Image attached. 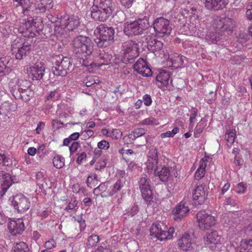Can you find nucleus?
<instances>
[{
    "instance_id": "9",
    "label": "nucleus",
    "mask_w": 252,
    "mask_h": 252,
    "mask_svg": "<svg viewBox=\"0 0 252 252\" xmlns=\"http://www.w3.org/2000/svg\"><path fill=\"white\" fill-rule=\"evenodd\" d=\"M31 50V45L24 42L22 39L17 38L11 44L12 55L18 60H21L28 54Z\"/></svg>"
},
{
    "instance_id": "13",
    "label": "nucleus",
    "mask_w": 252,
    "mask_h": 252,
    "mask_svg": "<svg viewBox=\"0 0 252 252\" xmlns=\"http://www.w3.org/2000/svg\"><path fill=\"white\" fill-rule=\"evenodd\" d=\"M80 24L79 18L74 15H63L60 21L59 26L62 29H67L68 31H73Z\"/></svg>"
},
{
    "instance_id": "51",
    "label": "nucleus",
    "mask_w": 252,
    "mask_h": 252,
    "mask_svg": "<svg viewBox=\"0 0 252 252\" xmlns=\"http://www.w3.org/2000/svg\"><path fill=\"white\" fill-rule=\"evenodd\" d=\"M199 226L202 230L208 229L213 225L212 221H198Z\"/></svg>"
},
{
    "instance_id": "50",
    "label": "nucleus",
    "mask_w": 252,
    "mask_h": 252,
    "mask_svg": "<svg viewBox=\"0 0 252 252\" xmlns=\"http://www.w3.org/2000/svg\"><path fill=\"white\" fill-rule=\"evenodd\" d=\"M197 116V112L196 110H193L191 111V113L189 117V126L191 129H192L194 124L195 123V120L196 119V117Z\"/></svg>"
},
{
    "instance_id": "44",
    "label": "nucleus",
    "mask_w": 252,
    "mask_h": 252,
    "mask_svg": "<svg viewBox=\"0 0 252 252\" xmlns=\"http://www.w3.org/2000/svg\"><path fill=\"white\" fill-rule=\"evenodd\" d=\"M84 57H81V59L80 60V63L82 64V66H84L85 67H89V66H91V67H93L94 66V63L93 62H90L87 59V56H88L86 54H83Z\"/></svg>"
},
{
    "instance_id": "57",
    "label": "nucleus",
    "mask_w": 252,
    "mask_h": 252,
    "mask_svg": "<svg viewBox=\"0 0 252 252\" xmlns=\"http://www.w3.org/2000/svg\"><path fill=\"white\" fill-rule=\"evenodd\" d=\"M56 243L53 238L46 241L45 244V247L47 249H51L56 247Z\"/></svg>"
},
{
    "instance_id": "58",
    "label": "nucleus",
    "mask_w": 252,
    "mask_h": 252,
    "mask_svg": "<svg viewBox=\"0 0 252 252\" xmlns=\"http://www.w3.org/2000/svg\"><path fill=\"white\" fill-rule=\"evenodd\" d=\"M36 180L37 181V184L40 186H41L42 188H44V185L43 183L41 184L40 182H44V178L43 177V173L41 172H38L36 174Z\"/></svg>"
},
{
    "instance_id": "29",
    "label": "nucleus",
    "mask_w": 252,
    "mask_h": 252,
    "mask_svg": "<svg viewBox=\"0 0 252 252\" xmlns=\"http://www.w3.org/2000/svg\"><path fill=\"white\" fill-rule=\"evenodd\" d=\"M94 5L98 7L101 10L107 11V9H109V11H111V14L112 13L113 11L112 0H94Z\"/></svg>"
},
{
    "instance_id": "41",
    "label": "nucleus",
    "mask_w": 252,
    "mask_h": 252,
    "mask_svg": "<svg viewBox=\"0 0 252 252\" xmlns=\"http://www.w3.org/2000/svg\"><path fill=\"white\" fill-rule=\"evenodd\" d=\"M53 163L55 167L61 169L64 165V158L60 155H57L53 159Z\"/></svg>"
},
{
    "instance_id": "37",
    "label": "nucleus",
    "mask_w": 252,
    "mask_h": 252,
    "mask_svg": "<svg viewBox=\"0 0 252 252\" xmlns=\"http://www.w3.org/2000/svg\"><path fill=\"white\" fill-rule=\"evenodd\" d=\"M206 126V122L201 119L197 124L194 131V136L198 138L200 136V134L202 132L203 129Z\"/></svg>"
},
{
    "instance_id": "52",
    "label": "nucleus",
    "mask_w": 252,
    "mask_h": 252,
    "mask_svg": "<svg viewBox=\"0 0 252 252\" xmlns=\"http://www.w3.org/2000/svg\"><path fill=\"white\" fill-rule=\"evenodd\" d=\"M97 147L100 149L107 150L109 148V143L105 140H101L98 143Z\"/></svg>"
},
{
    "instance_id": "45",
    "label": "nucleus",
    "mask_w": 252,
    "mask_h": 252,
    "mask_svg": "<svg viewBox=\"0 0 252 252\" xmlns=\"http://www.w3.org/2000/svg\"><path fill=\"white\" fill-rule=\"evenodd\" d=\"M247 186L246 184L241 182L236 185L235 187V190L237 193L241 194L244 193L247 190Z\"/></svg>"
},
{
    "instance_id": "59",
    "label": "nucleus",
    "mask_w": 252,
    "mask_h": 252,
    "mask_svg": "<svg viewBox=\"0 0 252 252\" xmlns=\"http://www.w3.org/2000/svg\"><path fill=\"white\" fill-rule=\"evenodd\" d=\"M143 100L144 104L147 106H150L152 102L151 96L148 94H145L143 96Z\"/></svg>"
},
{
    "instance_id": "35",
    "label": "nucleus",
    "mask_w": 252,
    "mask_h": 252,
    "mask_svg": "<svg viewBox=\"0 0 252 252\" xmlns=\"http://www.w3.org/2000/svg\"><path fill=\"white\" fill-rule=\"evenodd\" d=\"M29 249L27 245L23 242H20L14 244L12 248V252H28Z\"/></svg>"
},
{
    "instance_id": "4",
    "label": "nucleus",
    "mask_w": 252,
    "mask_h": 252,
    "mask_svg": "<svg viewBox=\"0 0 252 252\" xmlns=\"http://www.w3.org/2000/svg\"><path fill=\"white\" fill-rule=\"evenodd\" d=\"M73 51L77 54L90 55L94 49L93 43L89 37L80 35L72 41Z\"/></svg>"
},
{
    "instance_id": "62",
    "label": "nucleus",
    "mask_w": 252,
    "mask_h": 252,
    "mask_svg": "<svg viewBox=\"0 0 252 252\" xmlns=\"http://www.w3.org/2000/svg\"><path fill=\"white\" fill-rule=\"evenodd\" d=\"M79 146V144L77 142H73L71 145L69 147V151L71 154L76 151Z\"/></svg>"
},
{
    "instance_id": "6",
    "label": "nucleus",
    "mask_w": 252,
    "mask_h": 252,
    "mask_svg": "<svg viewBox=\"0 0 252 252\" xmlns=\"http://www.w3.org/2000/svg\"><path fill=\"white\" fill-rule=\"evenodd\" d=\"M22 84H28V82L26 80L18 81L17 85L12 88L10 92L15 99L27 102L33 96L34 92L30 88H22Z\"/></svg>"
},
{
    "instance_id": "3",
    "label": "nucleus",
    "mask_w": 252,
    "mask_h": 252,
    "mask_svg": "<svg viewBox=\"0 0 252 252\" xmlns=\"http://www.w3.org/2000/svg\"><path fill=\"white\" fill-rule=\"evenodd\" d=\"M150 15L145 16L143 18H139L137 20L130 23L125 24L124 32L128 36L139 35L143 31L150 27Z\"/></svg>"
},
{
    "instance_id": "1",
    "label": "nucleus",
    "mask_w": 252,
    "mask_h": 252,
    "mask_svg": "<svg viewBox=\"0 0 252 252\" xmlns=\"http://www.w3.org/2000/svg\"><path fill=\"white\" fill-rule=\"evenodd\" d=\"M94 33L99 35V37L95 39L98 47H106L113 42L115 31L112 27L101 24L96 28Z\"/></svg>"
},
{
    "instance_id": "25",
    "label": "nucleus",
    "mask_w": 252,
    "mask_h": 252,
    "mask_svg": "<svg viewBox=\"0 0 252 252\" xmlns=\"http://www.w3.org/2000/svg\"><path fill=\"white\" fill-rule=\"evenodd\" d=\"M174 170V169L172 168L170 169L169 167L165 165H160V169L157 171L155 175L158 176L162 182H167L171 176Z\"/></svg>"
},
{
    "instance_id": "53",
    "label": "nucleus",
    "mask_w": 252,
    "mask_h": 252,
    "mask_svg": "<svg viewBox=\"0 0 252 252\" xmlns=\"http://www.w3.org/2000/svg\"><path fill=\"white\" fill-rule=\"evenodd\" d=\"M122 133L118 129H113L111 132V137L115 139H119L121 137Z\"/></svg>"
},
{
    "instance_id": "61",
    "label": "nucleus",
    "mask_w": 252,
    "mask_h": 252,
    "mask_svg": "<svg viewBox=\"0 0 252 252\" xmlns=\"http://www.w3.org/2000/svg\"><path fill=\"white\" fill-rule=\"evenodd\" d=\"M121 4L126 8H129L132 6L134 0H120Z\"/></svg>"
},
{
    "instance_id": "15",
    "label": "nucleus",
    "mask_w": 252,
    "mask_h": 252,
    "mask_svg": "<svg viewBox=\"0 0 252 252\" xmlns=\"http://www.w3.org/2000/svg\"><path fill=\"white\" fill-rule=\"evenodd\" d=\"M45 67L43 62H36L30 67L29 76L33 80H40L42 79L44 74Z\"/></svg>"
},
{
    "instance_id": "28",
    "label": "nucleus",
    "mask_w": 252,
    "mask_h": 252,
    "mask_svg": "<svg viewBox=\"0 0 252 252\" xmlns=\"http://www.w3.org/2000/svg\"><path fill=\"white\" fill-rule=\"evenodd\" d=\"M0 177L2 180V190L5 193L12 184V177L9 173L3 171L0 173Z\"/></svg>"
},
{
    "instance_id": "40",
    "label": "nucleus",
    "mask_w": 252,
    "mask_h": 252,
    "mask_svg": "<svg viewBox=\"0 0 252 252\" xmlns=\"http://www.w3.org/2000/svg\"><path fill=\"white\" fill-rule=\"evenodd\" d=\"M78 201L76 198L74 196L71 197L70 199L68 200L67 206L65 207L64 210L69 211V210L75 211L78 208Z\"/></svg>"
},
{
    "instance_id": "54",
    "label": "nucleus",
    "mask_w": 252,
    "mask_h": 252,
    "mask_svg": "<svg viewBox=\"0 0 252 252\" xmlns=\"http://www.w3.org/2000/svg\"><path fill=\"white\" fill-rule=\"evenodd\" d=\"M140 124L142 125H154L156 124L155 119L153 118H148L143 120Z\"/></svg>"
},
{
    "instance_id": "36",
    "label": "nucleus",
    "mask_w": 252,
    "mask_h": 252,
    "mask_svg": "<svg viewBox=\"0 0 252 252\" xmlns=\"http://www.w3.org/2000/svg\"><path fill=\"white\" fill-rule=\"evenodd\" d=\"M196 218L197 220H215L214 217L208 214L204 210L198 212Z\"/></svg>"
},
{
    "instance_id": "18",
    "label": "nucleus",
    "mask_w": 252,
    "mask_h": 252,
    "mask_svg": "<svg viewBox=\"0 0 252 252\" xmlns=\"http://www.w3.org/2000/svg\"><path fill=\"white\" fill-rule=\"evenodd\" d=\"M189 209L187 203L183 201L180 202L172 211L173 219L176 220H181L189 213Z\"/></svg>"
},
{
    "instance_id": "14",
    "label": "nucleus",
    "mask_w": 252,
    "mask_h": 252,
    "mask_svg": "<svg viewBox=\"0 0 252 252\" xmlns=\"http://www.w3.org/2000/svg\"><path fill=\"white\" fill-rule=\"evenodd\" d=\"M205 245L212 250H214L217 245L221 243L222 238L217 231L207 232L204 237Z\"/></svg>"
},
{
    "instance_id": "42",
    "label": "nucleus",
    "mask_w": 252,
    "mask_h": 252,
    "mask_svg": "<svg viewBox=\"0 0 252 252\" xmlns=\"http://www.w3.org/2000/svg\"><path fill=\"white\" fill-rule=\"evenodd\" d=\"M225 139L227 142L232 144L233 143L236 137L235 131L234 130H227L225 133Z\"/></svg>"
},
{
    "instance_id": "11",
    "label": "nucleus",
    "mask_w": 252,
    "mask_h": 252,
    "mask_svg": "<svg viewBox=\"0 0 252 252\" xmlns=\"http://www.w3.org/2000/svg\"><path fill=\"white\" fill-rule=\"evenodd\" d=\"M25 24L26 27L28 26L29 27L26 29L25 32L23 31L22 32H25L26 33V35L31 37L35 35L36 33H39L43 28V24L41 17H36L34 19L32 18L31 20H29Z\"/></svg>"
},
{
    "instance_id": "64",
    "label": "nucleus",
    "mask_w": 252,
    "mask_h": 252,
    "mask_svg": "<svg viewBox=\"0 0 252 252\" xmlns=\"http://www.w3.org/2000/svg\"><path fill=\"white\" fill-rule=\"evenodd\" d=\"M87 157V154L85 152L82 153L77 158L76 162L78 164H81L83 160L85 159Z\"/></svg>"
},
{
    "instance_id": "34",
    "label": "nucleus",
    "mask_w": 252,
    "mask_h": 252,
    "mask_svg": "<svg viewBox=\"0 0 252 252\" xmlns=\"http://www.w3.org/2000/svg\"><path fill=\"white\" fill-rule=\"evenodd\" d=\"M124 186V182L121 180H118L113 186L111 190H108L107 193L104 195L105 196H112L117 191L120 190Z\"/></svg>"
},
{
    "instance_id": "55",
    "label": "nucleus",
    "mask_w": 252,
    "mask_h": 252,
    "mask_svg": "<svg viewBox=\"0 0 252 252\" xmlns=\"http://www.w3.org/2000/svg\"><path fill=\"white\" fill-rule=\"evenodd\" d=\"M218 36L216 33L211 32L206 35V39L210 40L212 43H214L218 38Z\"/></svg>"
},
{
    "instance_id": "16",
    "label": "nucleus",
    "mask_w": 252,
    "mask_h": 252,
    "mask_svg": "<svg viewBox=\"0 0 252 252\" xmlns=\"http://www.w3.org/2000/svg\"><path fill=\"white\" fill-rule=\"evenodd\" d=\"M158 151L156 148L152 147L150 149L148 154V158L147 161V168L148 172L154 171L156 175L157 171L160 169V165L158 166Z\"/></svg>"
},
{
    "instance_id": "10",
    "label": "nucleus",
    "mask_w": 252,
    "mask_h": 252,
    "mask_svg": "<svg viewBox=\"0 0 252 252\" xmlns=\"http://www.w3.org/2000/svg\"><path fill=\"white\" fill-rule=\"evenodd\" d=\"M122 48L124 57L129 62L139 56V45L136 41L129 40L124 42Z\"/></svg>"
},
{
    "instance_id": "31",
    "label": "nucleus",
    "mask_w": 252,
    "mask_h": 252,
    "mask_svg": "<svg viewBox=\"0 0 252 252\" xmlns=\"http://www.w3.org/2000/svg\"><path fill=\"white\" fill-rule=\"evenodd\" d=\"M147 46L149 50L155 52L160 51L163 47V43L155 39H150L147 42Z\"/></svg>"
},
{
    "instance_id": "32",
    "label": "nucleus",
    "mask_w": 252,
    "mask_h": 252,
    "mask_svg": "<svg viewBox=\"0 0 252 252\" xmlns=\"http://www.w3.org/2000/svg\"><path fill=\"white\" fill-rule=\"evenodd\" d=\"M170 75L169 72L165 70H161L159 72L156 77V80L161 84L166 86L169 84Z\"/></svg>"
},
{
    "instance_id": "7",
    "label": "nucleus",
    "mask_w": 252,
    "mask_h": 252,
    "mask_svg": "<svg viewBox=\"0 0 252 252\" xmlns=\"http://www.w3.org/2000/svg\"><path fill=\"white\" fill-rule=\"evenodd\" d=\"M170 23L169 20L162 17L156 19L153 22V25L156 36L159 37L168 36L172 31Z\"/></svg>"
},
{
    "instance_id": "63",
    "label": "nucleus",
    "mask_w": 252,
    "mask_h": 252,
    "mask_svg": "<svg viewBox=\"0 0 252 252\" xmlns=\"http://www.w3.org/2000/svg\"><path fill=\"white\" fill-rule=\"evenodd\" d=\"M94 132L93 130L90 129L86 130L82 132L81 135L83 136L85 139L89 138V137L92 136L94 134Z\"/></svg>"
},
{
    "instance_id": "19",
    "label": "nucleus",
    "mask_w": 252,
    "mask_h": 252,
    "mask_svg": "<svg viewBox=\"0 0 252 252\" xmlns=\"http://www.w3.org/2000/svg\"><path fill=\"white\" fill-rule=\"evenodd\" d=\"M133 69L138 73L144 77H149L152 74L151 68L148 66L146 61L142 58L139 59L134 63Z\"/></svg>"
},
{
    "instance_id": "8",
    "label": "nucleus",
    "mask_w": 252,
    "mask_h": 252,
    "mask_svg": "<svg viewBox=\"0 0 252 252\" xmlns=\"http://www.w3.org/2000/svg\"><path fill=\"white\" fill-rule=\"evenodd\" d=\"M151 181L146 174H143L139 178L138 185L142 198L145 202L150 204L153 202V194L151 190Z\"/></svg>"
},
{
    "instance_id": "21",
    "label": "nucleus",
    "mask_w": 252,
    "mask_h": 252,
    "mask_svg": "<svg viewBox=\"0 0 252 252\" xmlns=\"http://www.w3.org/2000/svg\"><path fill=\"white\" fill-rule=\"evenodd\" d=\"M111 14L109 9L107 11L101 10L94 5L92 7L91 17L95 20L105 21Z\"/></svg>"
},
{
    "instance_id": "46",
    "label": "nucleus",
    "mask_w": 252,
    "mask_h": 252,
    "mask_svg": "<svg viewBox=\"0 0 252 252\" xmlns=\"http://www.w3.org/2000/svg\"><path fill=\"white\" fill-rule=\"evenodd\" d=\"M179 131V128L177 127H175L172 129V131H167L165 133H161L160 136L161 138L173 137Z\"/></svg>"
},
{
    "instance_id": "60",
    "label": "nucleus",
    "mask_w": 252,
    "mask_h": 252,
    "mask_svg": "<svg viewBox=\"0 0 252 252\" xmlns=\"http://www.w3.org/2000/svg\"><path fill=\"white\" fill-rule=\"evenodd\" d=\"M84 84H85V86L87 87H90L93 86V85H94L96 84V82L95 81L93 78L92 77H89L87 78V81L85 82V81L83 82Z\"/></svg>"
},
{
    "instance_id": "5",
    "label": "nucleus",
    "mask_w": 252,
    "mask_h": 252,
    "mask_svg": "<svg viewBox=\"0 0 252 252\" xmlns=\"http://www.w3.org/2000/svg\"><path fill=\"white\" fill-rule=\"evenodd\" d=\"M13 1L17 2L16 7L21 6L22 7L23 13L25 15L30 14L31 12L38 13H44L47 10L40 1L37 4H35V0H13Z\"/></svg>"
},
{
    "instance_id": "39",
    "label": "nucleus",
    "mask_w": 252,
    "mask_h": 252,
    "mask_svg": "<svg viewBox=\"0 0 252 252\" xmlns=\"http://www.w3.org/2000/svg\"><path fill=\"white\" fill-rule=\"evenodd\" d=\"M97 183L98 178L96 174L94 173L90 174L86 180L87 186L90 188H93L97 185Z\"/></svg>"
},
{
    "instance_id": "48",
    "label": "nucleus",
    "mask_w": 252,
    "mask_h": 252,
    "mask_svg": "<svg viewBox=\"0 0 252 252\" xmlns=\"http://www.w3.org/2000/svg\"><path fill=\"white\" fill-rule=\"evenodd\" d=\"M99 241L98 236L96 235H92L90 236L88 239V245L90 247H93L98 243Z\"/></svg>"
},
{
    "instance_id": "56",
    "label": "nucleus",
    "mask_w": 252,
    "mask_h": 252,
    "mask_svg": "<svg viewBox=\"0 0 252 252\" xmlns=\"http://www.w3.org/2000/svg\"><path fill=\"white\" fill-rule=\"evenodd\" d=\"M9 158L4 153H0V164L7 166L9 164Z\"/></svg>"
},
{
    "instance_id": "12",
    "label": "nucleus",
    "mask_w": 252,
    "mask_h": 252,
    "mask_svg": "<svg viewBox=\"0 0 252 252\" xmlns=\"http://www.w3.org/2000/svg\"><path fill=\"white\" fill-rule=\"evenodd\" d=\"M11 204L18 212L23 213L30 209L31 202L25 195L19 194L13 196Z\"/></svg>"
},
{
    "instance_id": "43",
    "label": "nucleus",
    "mask_w": 252,
    "mask_h": 252,
    "mask_svg": "<svg viewBox=\"0 0 252 252\" xmlns=\"http://www.w3.org/2000/svg\"><path fill=\"white\" fill-rule=\"evenodd\" d=\"M146 133V130L143 128H135L133 130L132 133L129 134V137L131 138L132 136L133 138L136 139L140 136L144 135Z\"/></svg>"
},
{
    "instance_id": "22",
    "label": "nucleus",
    "mask_w": 252,
    "mask_h": 252,
    "mask_svg": "<svg viewBox=\"0 0 252 252\" xmlns=\"http://www.w3.org/2000/svg\"><path fill=\"white\" fill-rule=\"evenodd\" d=\"M193 204H202L206 198V195L204 190V187L202 185H199L196 187L192 193Z\"/></svg>"
},
{
    "instance_id": "2",
    "label": "nucleus",
    "mask_w": 252,
    "mask_h": 252,
    "mask_svg": "<svg viewBox=\"0 0 252 252\" xmlns=\"http://www.w3.org/2000/svg\"><path fill=\"white\" fill-rule=\"evenodd\" d=\"M52 71L57 76L63 77L66 75L67 71L72 67L71 59L63 55H55L52 57Z\"/></svg>"
},
{
    "instance_id": "23",
    "label": "nucleus",
    "mask_w": 252,
    "mask_h": 252,
    "mask_svg": "<svg viewBox=\"0 0 252 252\" xmlns=\"http://www.w3.org/2000/svg\"><path fill=\"white\" fill-rule=\"evenodd\" d=\"M163 224H165L164 221H156L152 224L150 228L151 235L160 241H163L165 238H167L165 234L161 233L163 229Z\"/></svg>"
},
{
    "instance_id": "33",
    "label": "nucleus",
    "mask_w": 252,
    "mask_h": 252,
    "mask_svg": "<svg viewBox=\"0 0 252 252\" xmlns=\"http://www.w3.org/2000/svg\"><path fill=\"white\" fill-rule=\"evenodd\" d=\"M108 183L104 182L101 183L97 187L94 189V193L98 196L101 195L102 197L105 196L104 195L107 193Z\"/></svg>"
},
{
    "instance_id": "47",
    "label": "nucleus",
    "mask_w": 252,
    "mask_h": 252,
    "mask_svg": "<svg viewBox=\"0 0 252 252\" xmlns=\"http://www.w3.org/2000/svg\"><path fill=\"white\" fill-rule=\"evenodd\" d=\"M106 165V162L105 158L102 157L101 158L99 161H98L95 165V169L98 171H101L102 169H104Z\"/></svg>"
},
{
    "instance_id": "17",
    "label": "nucleus",
    "mask_w": 252,
    "mask_h": 252,
    "mask_svg": "<svg viewBox=\"0 0 252 252\" xmlns=\"http://www.w3.org/2000/svg\"><path fill=\"white\" fill-rule=\"evenodd\" d=\"M98 54V55L95 57V62L94 63L95 67L107 65L111 63L112 56L109 52L108 49H106L105 50L104 48L101 47Z\"/></svg>"
},
{
    "instance_id": "24",
    "label": "nucleus",
    "mask_w": 252,
    "mask_h": 252,
    "mask_svg": "<svg viewBox=\"0 0 252 252\" xmlns=\"http://www.w3.org/2000/svg\"><path fill=\"white\" fill-rule=\"evenodd\" d=\"M228 2V0H206L205 6L209 10L218 11L225 8Z\"/></svg>"
},
{
    "instance_id": "30",
    "label": "nucleus",
    "mask_w": 252,
    "mask_h": 252,
    "mask_svg": "<svg viewBox=\"0 0 252 252\" xmlns=\"http://www.w3.org/2000/svg\"><path fill=\"white\" fill-rule=\"evenodd\" d=\"M208 158H209L205 157L202 158L200 161L199 167L196 171L194 175V177L196 180H199L204 176L205 173L206 172V162L208 161Z\"/></svg>"
},
{
    "instance_id": "20",
    "label": "nucleus",
    "mask_w": 252,
    "mask_h": 252,
    "mask_svg": "<svg viewBox=\"0 0 252 252\" xmlns=\"http://www.w3.org/2000/svg\"><path fill=\"white\" fill-rule=\"evenodd\" d=\"M192 240L191 236L185 233L178 240L177 245L180 249L184 251H189L192 249Z\"/></svg>"
},
{
    "instance_id": "38",
    "label": "nucleus",
    "mask_w": 252,
    "mask_h": 252,
    "mask_svg": "<svg viewBox=\"0 0 252 252\" xmlns=\"http://www.w3.org/2000/svg\"><path fill=\"white\" fill-rule=\"evenodd\" d=\"M162 227H163V229L161 233L165 234V236L168 237L165 238L163 240H170L172 239L173 237V234L175 232L174 227L172 226H170L168 227V226L165 224H163Z\"/></svg>"
},
{
    "instance_id": "49",
    "label": "nucleus",
    "mask_w": 252,
    "mask_h": 252,
    "mask_svg": "<svg viewBox=\"0 0 252 252\" xmlns=\"http://www.w3.org/2000/svg\"><path fill=\"white\" fill-rule=\"evenodd\" d=\"M42 5L45 6V7L47 10H49L53 8L54 6V2L53 0H41Z\"/></svg>"
},
{
    "instance_id": "27",
    "label": "nucleus",
    "mask_w": 252,
    "mask_h": 252,
    "mask_svg": "<svg viewBox=\"0 0 252 252\" xmlns=\"http://www.w3.org/2000/svg\"><path fill=\"white\" fill-rule=\"evenodd\" d=\"M220 25L221 32H232L235 26V21L232 18L224 17L220 20Z\"/></svg>"
},
{
    "instance_id": "26",
    "label": "nucleus",
    "mask_w": 252,
    "mask_h": 252,
    "mask_svg": "<svg viewBox=\"0 0 252 252\" xmlns=\"http://www.w3.org/2000/svg\"><path fill=\"white\" fill-rule=\"evenodd\" d=\"M8 228L11 234L16 235L23 231L25 225L23 221H9Z\"/></svg>"
}]
</instances>
